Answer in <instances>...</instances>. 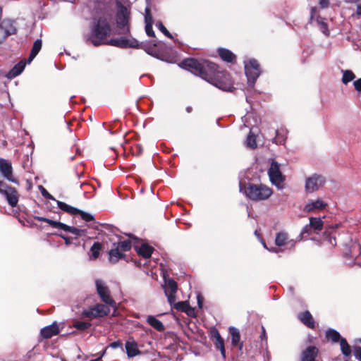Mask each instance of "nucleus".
Instances as JSON below:
<instances>
[{
    "mask_svg": "<svg viewBox=\"0 0 361 361\" xmlns=\"http://www.w3.org/2000/svg\"><path fill=\"white\" fill-rule=\"evenodd\" d=\"M182 69L200 76L220 90L230 92L233 88L230 74L219 70L218 66L213 62L186 59L182 60Z\"/></svg>",
    "mask_w": 361,
    "mask_h": 361,
    "instance_id": "f257e3e1",
    "label": "nucleus"
},
{
    "mask_svg": "<svg viewBox=\"0 0 361 361\" xmlns=\"http://www.w3.org/2000/svg\"><path fill=\"white\" fill-rule=\"evenodd\" d=\"M111 14L100 16L92 25L91 31L87 37V42L97 47L107 44V38L110 36L111 27L110 25Z\"/></svg>",
    "mask_w": 361,
    "mask_h": 361,
    "instance_id": "f03ea898",
    "label": "nucleus"
},
{
    "mask_svg": "<svg viewBox=\"0 0 361 361\" xmlns=\"http://www.w3.org/2000/svg\"><path fill=\"white\" fill-rule=\"evenodd\" d=\"M240 192H243L253 201H262L267 200L272 194V190L268 186L263 184L239 183Z\"/></svg>",
    "mask_w": 361,
    "mask_h": 361,
    "instance_id": "7ed1b4c3",
    "label": "nucleus"
},
{
    "mask_svg": "<svg viewBox=\"0 0 361 361\" xmlns=\"http://www.w3.org/2000/svg\"><path fill=\"white\" fill-rule=\"evenodd\" d=\"M116 12V23L121 34L130 32V21L131 19L130 7L124 6L120 1H115Z\"/></svg>",
    "mask_w": 361,
    "mask_h": 361,
    "instance_id": "20e7f679",
    "label": "nucleus"
},
{
    "mask_svg": "<svg viewBox=\"0 0 361 361\" xmlns=\"http://www.w3.org/2000/svg\"><path fill=\"white\" fill-rule=\"evenodd\" d=\"M164 283L161 285L164 290V293L167 298L168 302L171 305V309H175L177 311H180V301L176 302V293L178 290L177 283L166 274H163Z\"/></svg>",
    "mask_w": 361,
    "mask_h": 361,
    "instance_id": "39448f33",
    "label": "nucleus"
},
{
    "mask_svg": "<svg viewBox=\"0 0 361 361\" xmlns=\"http://www.w3.org/2000/svg\"><path fill=\"white\" fill-rule=\"evenodd\" d=\"M160 43V42H157L155 40H153L149 43L142 44L141 47L149 55L157 59H160L161 60L165 61L168 63H177V65L180 67V63L178 61L175 56L164 55L159 52L157 47Z\"/></svg>",
    "mask_w": 361,
    "mask_h": 361,
    "instance_id": "423d86ee",
    "label": "nucleus"
},
{
    "mask_svg": "<svg viewBox=\"0 0 361 361\" xmlns=\"http://www.w3.org/2000/svg\"><path fill=\"white\" fill-rule=\"evenodd\" d=\"M245 72L247 78L248 86L252 88L261 73L258 61L254 59L245 62Z\"/></svg>",
    "mask_w": 361,
    "mask_h": 361,
    "instance_id": "0eeeda50",
    "label": "nucleus"
},
{
    "mask_svg": "<svg viewBox=\"0 0 361 361\" xmlns=\"http://www.w3.org/2000/svg\"><path fill=\"white\" fill-rule=\"evenodd\" d=\"M110 313V308L104 304H97L88 309H85L81 312L82 318L92 320L95 318H100L108 315Z\"/></svg>",
    "mask_w": 361,
    "mask_h": 361,
    "instance_id": "6e6552de",
    "label": "nucleus"
},
{
    "mask_svg": "<svg viewBox=\"0 0 361 361\" xmlns=\"http://www.w3.org/2000/svg\"><path fill=\"white\" fill-rule=\"evenodd\" d=\"M0 194L4 197L11 207L17 206L19 200V193L15 188L8 185L3 180H0Z\"/></svg>",
    "mask_w": 361,
    "mask_h": 361,
    "instance_id": "1a4fd4ad",
    "label": "nucleus"
},
{
    "mask_svg": "<svg viewBox=\"0 0 361 361\" xmlns=\"http://www.w3.org/2000/svg\"><path fill=\"white\" fill-rule=\"evenodd\" d=\"M97 292L101 299L108 307H115L116 302L110 295V290L106 283L101 279L95 281Z\"/></svg>",
    "mask_w": 361,
    "mask_h": 361,
    "instance_id": "9d476101",
    "label": "nucleus"
},
{
    "mask_svg": "<svg viewBox=\"0 0 361 361\" xmlns=\"http://www.w3.org/2000/svg\"><path fill=\"white\" fill-rule=\"evenodd\" d=\"M268 175L269 176L270 181L273 185L276 186L279 189H282L283 188L285 178L282 175L279 165L276 161H272L268 170Z\"/></svg>",
    "mask_w": 361,
    "mask_h": 361,
    "instance_id": "9b49d317",
    "label": "nucleus"
},
{
    "mask_svg": "<svg viewBox=\"0 0 361 361\" xmlns=\"http://www.w3.org/2000/svg\"><path fill=\"white\" fill-rule=\"evenodd\" d=\"M326 182L325 178L319 174H313L305 180V189L306 192L312 193L317 191Z\"/></svg>",
    "mask_w": 361,
    "mask_h": 361,
    "instance_id": "f8f14e48",
    "label": "nucleus"
},
{
    "mask_svg": "<svg viewBox=\"0 0 361 361\" xmlns=\"http://www.w3.org/2000/svg\"><path fill=\"white\" fill-rule=\"evenodd\" d=\"M0 173L8 181L19 185L18 179L13 176L12 164L8 159L0 158Z\"/></svg>",
    "mask_w": 361,
    "mask_h": 361,
    "instance_id": "ddd939ff",
    "label": "nucleus"
},
{
    "mask_svg": "<svg viewBox=\"0 0 361 361\" xmlns=\"http://www.w3.org/2000/svg\"><path fill=\"white\" fill-rule=\"evenodd\" d=\"M107 44L119 48H137L140 46L139 42L136 39H126L125 37L112 39L109 41Z\"/></svg>",
    "mask_w": 361,
    "mask_h": 361,
    "instance_id": "4468645a",
    "label": "nucleus"
},
{
    "mask_svg": "<svg viewBox=\"0 0 361 361\" xmlns=\"http://www.w3.org/2000/svg\"><path fill=\"white\" fill-rule=\"evenodd\" d=\"M327 207V203L319 198L316 200H310L304 206L305 212H313L324 209Z\"/></svg>",
    "mask_w": 361,
    "mask_h": 361,
    "instance_id": "2eb2a0df",
    "label": "nucleus"
},
{
    "mask_svg": "<svg viewBox=\"0 0 361 361\" xmlns=\"http://www.w3.org/2000/svg\"><path fill=\"white\" fill-rule=\"evenodd\" d=\"M0 27L4 30L7 37L16 34V22L10 19H4L0 23Z\"/></svg>",
    "mask_w": 361,
    "mask_h": 361,
    "instance_id": "dca6fc26",
    "label": "nucleus"
},
{
    "mask_svg": "<svg viewBox=\"0 0 361 361\" xmlns=\"http://www.w3.org/2000/svg\"><path fill=\"white\" fill-rule=\"evenodd\" d=\"M319 350L315 346H308L301 355L300 361H317Z\"/></svg>",
    "mask_w": 361,
    "mask_h": 361,
    "instance_id": "f3484780",
    "label": "nucleus"
},
{
    "mask_svg": "<svg viewBox=\"0 0 361 361\" xmlns=\"http://www.w3.org/2000/svg\"><path fill=\"white\" fill-rule=\"evenodd\" d=\"M145 32L149 37H155L154 32L152 29V16L151 15V9L149 6H147L145 9Z\"/></svg>",
    "mask_w": 361,
    "mask_h": 361,
    "instance_id": "a211bd4d",
    "label": "nucleus"
},
{
    "mask_svg": "<svg viewBox=\"0 0 361 361\" xmlns=\"http://www.w3.org/2000/svg\"><path fill=\"white\" fill-rule=\"evenodd\" d=\"M59 333V328L56 322H54L41 329V336L44 338H50Z\"/></svg>",
    "mask_w": 361,
    "mask_h": 361,
    "instance_id": "6ab92c4d",
    "label": "nucleus"
},
{
    "mask_svg": "<svg viewBox=\"0 0 361 361\" xmlns=\"http://www.w3.org/2000/svg\"><path fill=\"white\" fill-rule=\"evenodd\" d=\"M25 65L26 61H20L6 74V77L8 79H12L19 75L25 69Z\"/></svg>",
    "mask_w": 361,
    "mask_h": 361,
    "instance_id": "aec40b11",
    "label": "nucleus"
},
{
    "mask_svg": "<svg viewBox=\"0 0 361 361\" xmlns=\"http://www.w3.org/2000/svg\"><path fill=\"white\" fill-rule=\"evenodd\" d=\"M217 51L223 61L228 63L235 62V55L231 51L225 48H219Z\"/></svg>",
    "mask_w": 361,
    "mask_h": 361,
    "instance_id": "412c9836",
    "label": "nucleus"
},
{
    "mask_svg": "<svg viewBox=\"0 0 361 361\" xmlns=\"http://www.w3.org/2000/svg\"><path fill=\"white\" fill-rule=\"evenodd\" d=\"M126 350L128 357H134L141 353L137 348V345L135 341H127L126 343Z\"/></svg>",
    "mask_w": 361,
    "mask_h": 361,
    "instance_id": "4be33fe9",
    "label": "nucleus"
},
{
    "mask_svg": "<svg viewBox=\"0 0 361 361\" xmlns=\"http://www.w3.org/2000/svg\"><path fill=\"white\" fill-rule=\"evenodd\" d=\"M300 320L307 326L311 329H314V319L309 311H305L299 315Z\"/></svg>",
    "mask_w": 361,
    "mask_h": 361,
    "instance_id": "5701e85b",
    "label": "nucleus"
},
{
    "mask_svg": "<svg viewBox=\"0 0 361 361\" xmlns=\"http://www.w3.org/2000/svg\"><path fill=\"white\" fill-rule=\"evenodd\" d=\"M42 42L41 39H37L34 42L32 45L30 56L27 60V63H30L31 61L35 58V56L38 54L39 51L42 49Z\"/></svg>",
    "mask_w": 361,
    "mask_h": 361,
    "instance_id": "b1692460",
    "label": "nucleus"
},
{
    "mask_svg": "<svg viewBox=\"0 0 361 361\" xmlns=\"http://www.w3.org/2000/svg\"><path fill=\"white\" fill-rule=\"evenodd\" d=\"M135 250L139 255L145 259L149 257L154 250L152 247L145 243L142 244L140 246H135Z\"/></svg>",
    "mask_w": 361,
    "mask_h": 361,
    "instance_id": "393cba45",
    "label": "nucleus"
},
{
    "mask_svg": "<svg viewBox=\"0 0 361 361\" xmlns=\"http://www.w3.org/2000/svg\"><path fill=\"white\" fill-rule=\"evenodd\" d=\"M34 218H35V219H36L39 221H43V222H46V223L49 224L51 227H53L54 228H58V229H61L63 231L64 230V228L66 226V224L62 222L54 221V220L43 217V216H35Z\"/></svg>",
    "mask_w": 361,
    "mask_h": 361,
    "instance_id": "a878e982",
    "label": "nucleus"
},
{
    "mask_svg": "<svg viewBox=\"0 0 361 361\" xmlns=\"http://www.w3.org/2000/svg\"><path fill=\"white\" fill-rule=\"evenodd\" d=\"M229 333L231 336L232 345L234 346L239 345V348L241 349L243 344L240 343V336L238 329L233 326H231L229 328Z\"/></svg>",
    "mask_w": 361,
    "mask_h": 361,
    "instance_id": "bb28decb",
    "label": "nucleus"
},
{
    "mask_svg": "<svg viewBox=\"0 0 361 361\" xmlns=\"http://www.w3.org/2000/svg\"><path fill=\"white\" fill-rule=\"evenodd\" d=\"M56 202L57 206L59 209H61V210H63L70 214L77 215V212H79V209H77L74 207L68 205V204H66L63 202H61V201L56 200Z\"/></svg>",
    "mask_w": 361,
    "mask_h": 361,
    "instance_id": "cd10ccee",
    "label": "nucleus"
},
{
    "mask_svg": "<svg viewBox=\"0 0 361 361\" xmlns=\"http://www.w3.org/2000/svg\"><path fill=\"white\" fill-rule=\"evenodd\" d=\"M309 224L315 233L321 231L323 228V221L320 218L310 217Z\"/></svg>",
    "mask_w": 361,
    "mask_h": 361,
    "instance_id": "c85d7f7f",
    "label": "nucleus"
},
{
    "mask_svg": "<svg viewBox=\"0 0 361 361\" xmlns=\"http://www.w3.org/2000/svg\"><path fill=\"white\" fill-rule=\"evenodd\" d=\"M147 323L159 331L164 330V324L161 321L156 319L154 316H148L147 318Z\"/></svg>",
    "mask_w": 361,
    "mask_h": 361,
    "instance_id": "c756f323",
    "label": "nucleus"
},
{
    "mask_svg": "<svg viewBox=\"0 0 361 361\" xmlns=\"http://www.w3.org/2000/svg\"><path fill=\"white\" fill-rule=\"evenodd\" d=\"M109 261L112 263L117 262L120 259L124 257V255L119 251L118 247L111 249L109 252Z\"/></svg>",
    "mask_w": 361,
    "mask_h": 361,
    "instance_id": "7c9ffc66",
    "label": "nucleus"
},
{
    "mask_svg": "<svg viewBox=\"0 0 361 361\" xmlns=\"http://www.w3.org/2000/svg\"><path fill=\"white\" fill-rule=\"evenodd\" d=\"M326 337L334 343L341 341V339L342 338L340 334L333 329H329L326 331Z\"/></svg>",
    "mask_w": 361,
    "mask_h": 361,
    "instance_id": "2f4dec72",
    "label": "nucleus"
},
{
    "mask_svg": "<svg viewBox=\"0 0 361 361\" xmlns=\"http://www.w3.org/2000/svg\"><path fill=\"white\" fill-rule=\"evenodd\" d=\"M288 239V236L286 233L279 232L276 235L275 243L278 247H281L286 244Z\"/></svg>",
    "mask_w": 361,
    "mask_h": 361,
    "instance_id": "473e14b6",
    "label": "nucleus"
},
{
    "mask_svg": "<svg viewBox=\"0 0 361 361\" xmlns=\"http://www.w3.org/2000/svg\"><path fill=\"white\" fill-rule=\"evenodd\" d=\"M102 248V245L99 242H94L90 248L91 255L90 256V259H95L99 257V251Z\"/></svg>",
    "mask_w": 361,
    "mask_h": 361,
    "instance_id": "72a5a7b5",
    "label": "nucleus"
},
{
    "mask_svg": "<svg viewBox=\"0 0 361 361\" xmlns=\"http://www.w3.org/2000/svg\"><path fill=\"white\" fill-rule=\"evenodd\" d=\"M64 231L71 233L76 236L85 235L87 231L85 229H79L75 227L70 226L66 224Z\"/></svg>",
    "mask_w": 361,
    "mask_h": 361,
    "instance_id": "f704fd0d",
    "label": "nucleus"
},
{
    "mask_svg": "<svg viewBox=\"0 0 361 361\" xmlns=\"http://www.w3.org/2000/svg\"><path fill=\"white\" fill-rule=\"evenodd\" d=\"M214 345L218 348L224 359L226 358V350L224 347V341L220 335H218V338L215 340Z\"/></svg>",
    "mask_w": 361,
    "mask_h": 361,
    "instance_id": "c9c22d12",
    "label": "nucleus"
},
{
    "mask_svg": "<svg viewBox=\"0 0 361 361\" xmlns=\"http://www.w3.org/2000/svg\"><path fill=\"white\" fill-rule=\"evenodd\" d=\"M340 345L341 352L345 356L348 357L351 355L350 346L345 338L341 339Z\"/></svg>",
    "mask_w": 361,
    "mask_h": 361,
    "instance_id": "e433bc0d",
    "label": "nucleus"
},
{
    "mask_svg": "<svg viewBox=\"0 0 361 361\" xmlns=\"http://www.w3.org/2000/svg\"><path fill=\"white\" fill-rule=\"evenodd\" d=\"M184 312L188 316L195 317V310L190 307L186 301H182V312Z\"/></svg>",
    "mask_w": 361,
    "mask_h": 361,
    "instance_id": "4c0bfd02",
    "label": "nucleus"
},
{
    "mask_svg": "<svg viewBox=\"0 0 361 361\" xmlns=\"http://www.w3.org/2000/svg\"><path fill=\"white\" fill-rule=\"evenodd\" d=\"M90 322L76 321L73 323V326L78 330L85 331L91 326Z\"/></svg>",
    "mask_w": 361,
    "mask_h": 361,
    "instance_id": "58836bf2",
    "label": "nucleus"
},
{
    "mask_svg": "<svg viewBox=\"0 0 361 361\" xmlns=\"http://www.w3.org/2000/svg\"><path fill=\"white\" fill-rule=\"evenodd\" d=\"M355 78V75L351 71L346 70L343 71L342 82L344 84L348 83L349 82L354 80Z\"/></svg>",
    "mask_w": 361,
    "mask_h": 361,
    "instance_id": "ea45409f",
    "label": "nucleus"
},
{
    "mask_svg": "<svg viewBox=\"0 0 361 361\" xmlns=\"http://www.w3.org/2000/svg\"><path fill=\"white\" fill-rule=\"evenodd\" d=\"M245 145L250 149H255L257 147L255 136L253 135L251 132L249 133L246 138Z\"/></svg>",
    "mask_w": 361,
    "mask_h": 361,
    "instance_id": "a19ab883",
    "label": "nucleus"
},
{
    "mask_svg": "<svg viewBox=\"0 0 361 361\" xmlns=\"http://www.w3.org/2000/svg\"><path fill=\"white\" fill-rule=\"evenodd\" d=\"M77 214H79L82 220L86 222L93 221H94V218L93 215L90 213L83 212L79 209V212H77Z\"/></svg>",
    "mask_w": 361,
    "mask_h": 361,
    "instance_id": "79ce46f5",
    "label": "nucleus"
},
{
    "mask_svg": "<svg viewBox=\"0 0 361 361\" xmlns=\"http://www.w3.org/2000/svg\"><path fill=\"white\" fill-rule=\"evenodd\" d=\"M312 231H313V229H312L310 224L306 225L305 226H304V228H302V230L300 233L301 238L304 239V240H307Z\"/></svg>",
    "mask_w": 361,
    "mask_h": 361,
    "instance_id": "37998d69",
    "label": "nucleus"
},
{
    "mask_svg": "<svg viewBox=\"0 0 361 361\" xmlns=\"http://www.w3.org/2000/svg\"><path fill=\"white\" fill-rule=\"evenodd\" d=\"M131 242L130 240H123L118 243V245L116 247H118V250L121 249L122 251H128L131 248Z\"/></svg>",
    "mask_w": 361,
    "mask_h": 361,
    "instance_id": "c03bdc74",
    "label": "nucleus"
},
{
    "mask_svg": "<svg viewBox=\"0 0 361 361\" xmlns=\"http://www.w3.org/2000/svg\"><path fill=\"white\" fill-rule=\"evenodd\" d=\"M157 27L169 38H173L171 34L168 31L161 22H157L156 23Z\"/></svg>",
    "mask_w": 361,
    "mask_h": 361,
    "instance_id": "a18cd8bd",
    "label": "nucleus"
},
{
    "mask_svg": "<svg viewBox=\"0 0 361 361\" xmlns=\"http://www.w3.org/2000/svg\"><path fill=\"white\" fill-rule=\"evenodd\" d=\"M357 252H359L360 255H361V245L360 244L355 243L353 245L350 250V257H354Z\"/></svg>",
    "mask_w": 361,
    "mask_h": 361,
    "instance_id": "49530a36",
    "label": "nucleus"
},
{
    "mask_svg": "<svg viewBox=\"0 0 361 361\" xmlns=\"http://www.w3.org/2000/svg\"><path fill=\"white\" fill-rule=\"evenodd\" d=\"M39 190L42 194V195L49 200H51L56 201V199L42 186L39 185Z\"/></svg>",
    "mask_w": 361,
    "mask_h": 361,
    "instance_id": "de8ad7c7",
    "label": "nucleus"
},
{
    "mask_svg": "<svg viewBox=\"0 0 361 361\" xmlns=\"http://www.w3.org/2000/svg\"><path fill=\"white\" fill-rule=\"evenodd\" d=\"M98 3V7L100 8V4H102L105 8H109L113 1V0H97Z\"/></svg>",
    "mask_w": 361,
    "mask_h": 361,
    "instance_id": "09e8293b",
    "label": "nucleus"
},
{
    "mask_svg": "<svg viewBox=\"0 0 361 361\" xmlns=\"http://www.w3.org/2000/svg\"><path fill=\"white\" fill-rule=\"evenodd\" d=\"M354 355L357 360L361 361V347H356L354 352Z\"/></svg>",
    "mask_w": 361,
    "mask_h": 361,
    "instance_id": "8fccbe9b",
    "label": "nucleus"
},
{
    "mask_svg": "<svg viewBox=\"0 0 361 361\" xmlns=\"http://www.w3.org/2000/svg\"><path fill=\"white\" fill-rule=\"evenodd\" d=\"M353 85H354V87H355V89L358 91V92H361V78L355 80L354 82H353Z\"/></svg>",
    "mask_w": 361,
    "mask_h": 361,
    "instance_id": "3c124183",
    "label": "nucleus"
},
{
    "mask_svg": "<svg viewBox=\"0 0 361 361\" xmlns=\"http://www.w3.org/2000/svg\"><path fill=\"white\" fill-rule=\"evenodd\" d=\"M319 4L322 8H326L329 5V0H319Z\"/></svg>",
    "mask_w": 361,
    "mask_h": 361,
    "instance_id": "603ef678",
    "label": "nucleus"
},
{
    "mask_svg": "<svg viewBox=\"0 0 361 361\" xmlns=\"http://www.w3.org/2000/svg\"><path fill=\"white\" fill-rule=\"evenodd\" d=\"M59 236L64 240L66 245H70L71 243V238L70 237L62 234H60Z\"/></svg>",
    "mask_w": 361,
    "mask_h": 361,
    "instance_id": "864d4df0",
    "label": "nucleus"
},
{
    "mask_svg": "<svg viewBox=\"0 0 361 361\" xmlns=\"http://www.w3.org/2000/svg\"><path fill=\"white\" fill-rule=\"evenodd\" d=\"M7 36L6 35L4 30L0 27V44L2 43L6 39Z\"/></svg>",
    "mask_w": 361,
    "mask_h": 361,
    "instance_id": "5fc2aeb1",
    "label": "nucleus"
},
{
    "mask_svg": "<svg viewBox=\"0 0 361 361\" xmlns=\"http://www.w3.org/2000/svg\"><path fill=\"white\" fill-rule=\"evenodd\" d=\"M121 346L122 343L118 341H114L110 344V347H111L112 348H117Z\"/></svg>",
    "mask_w": 361,
    "mask_h": 361,
    "instance_id": "6e6d98bb",
    "label": "nucleus"
},
{
    "mask_svg": "<svg viewBox=\"0 0 361 361\" xmlns=\"http://www.w3.org/2000/svg\"><path fill=\"white\" fill-rule=\"evenodd\" d=\"M328 238V241L329 243L332 245V246H335L336 245V238L334 236H329L327 237Z\"/></svg>",
    "mask_w": 361,
    "mask_h": 361,
    "instance_id": "4d7b16f0",
    "label": "nucleus"
},
{
    "mask_svg": "<svg viewBox=\"0 0 361 361\" xmlns=\"http://www.w3.org/2000/svg\"><path fill=\"white\" fill-rule=\"evenodd\" d=\"M263 246L270 252H279V249L276 247H271V248L267 247L265 243H263Z\"/></svg>",
    "mask_w": 361,
    "mask_h": 361,
    "instance_id": "13d9d810",
    "label": "nucleus"
},
{
    "mask_svg": "<svg viewBox=\"0 0 361 361\" xmlns=\"http://www.w3.org/2000/svg\"><path fill=\"white\" fill-rule=\"evenodd\" d=\"M197 300L198 306L200 307H202V298L201 297V295L200 294L197 295Z\"/></svg>",
    "mask_w": 361,
    "mask_h": 361,
    "instance_id": "bf43d9fd",
    "label": "nucleus"
},
{
    "mask_svg": "<svg viewBox=\"0 0 361 361\" xmlns=\"http://www.w3.org/2000/svg\"><path fill=\"white\" fill-rule=\"evenodd\" d=\"M218 335H220L219 331L216 329H214L212 331V336L215 340L218 338Z\"/></svg>",
    "mask_w": 361,
    "mask_h": 361,
    "instance_id": "052dcab7",
    "label": "nucleus"
},
{
    "mask_svg": "<svg viewBox=\"0 0 361 361\" xmlns=\"http://www.w3.org/2000/svg\"><path fill=\"white\" fill-rule=\"evenodd\" d=\"M260 338L262 340L267 339L266 331H265V329L264 326H262V333L260 335Z\"/></svg>",
    "mask_w": 361,
    "mask_h": 361,
    "instance_id": "680f3d73",
    "label": "nucleus"
},
{
    "mask_svg": "<svg viewBox=\"0 0 361 361\" xmlns=\"http://www.w3.org/2000/svg\"><path fill=\"white\" fill-rule=\"evenodd\" d=\"M75 177L77 178H82L84 176L82 171H76L75 173Z\"/></svg>",
    "mask_w": 361,
    "mask_h": 361,
    "instance_id": "e2e57ef3",
    "label": "nucleus"
},
{
    "mask_svg": "<svg viewBox=\"0 0 361 361\" xmlns=\"http://www.w3.org/2000/svg\"><path fill=\"white\" fill-rule=\"evenodd\" d=\"M356 13L357 16H361V4L357 6Z\"/></svg>",
    "mask_w": 361,
    "mask_h": 361,
    "instance_id": "0e129e2a",
    "label": "nucleus"
},
{
    "mask_svg": "<svg viewBox=\"0 0 361 361\" xmlns=\"http://www.w3.org/2000/svg\"><path fill=\"white\" fill-rule=\"evenodd\" d=\"M27 190H30L32 187V182L29 180H27Z\"/></svg>",
    "mask_w": 361,
    "mask_h": 361,
    "instance_id": "69168bd1",
    "label": "nucleus"
},
{
    "mask_svg": "<svg viewBox=\"0 0 361 361\" xmlns=\"http://www.w3.org/2000/svg\"><path fill=\"white\" fill-rule=\"evenodd\" d=\"M317 8L316 7H312L311 8V16H312L314 13L316 12Z\"/></svg>",
    "mask_w": 361,
    "mask_h": 361,
    "instance_id": "338daca9",
    "label": "nucleus"
},
{
    "mask_svg": "<svg viewBox=\"0 0 361 361\" xmlns=\"http://www.w3.org/2000/svg\"><path fill=\"white\" fill-rule=\"evenodd\" d=\"M103 356V354L100 355L99 356H98L96 359L94 360H92L90 361H97L99 360H100L102 358V357Z\"/></svg>",
    "mask_w": 361,
    "mask_h": 361,
    "instance_id": "774afa93",
    "label": "nucleus"
}]
</instances>
